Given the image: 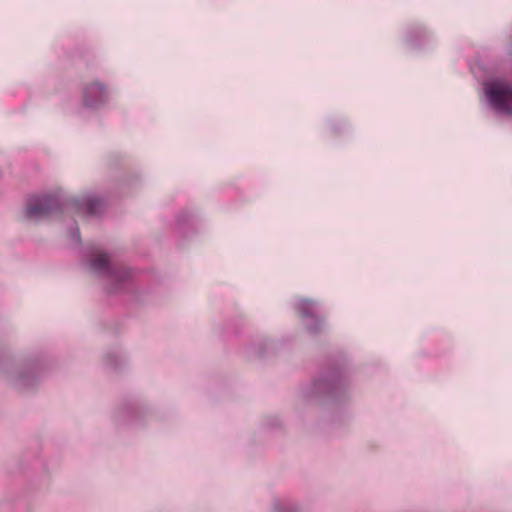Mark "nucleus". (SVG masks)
Listing matches in <instances>:
<instances>
[{"mask_svg":"<svg viewBox=\"0 0 512 512\" xmlns=\"http://www.w3.org/2000/svg\"><path fill=\"white\" fill-rule=\"evenodd\" d=\"M44 369V358L39 353L15 354L8 348L0 349V376L13 389L27 392L34 389Z\"/></svg>","mask_w":512,"mask_h":512,"instance_id":"nucleus-1","label":"nucleus"},{"mask_svg":"<svg viewBox=\"0 0 512 512\" xmlns=\"http://www.w3.org/2000/svg\"><path fill=\"white\" fill-rule=\"evenodd\" d=\"M86 265L91 274L104 281V289L110 295L126 291L133 282L134 271L113 263L106 252H93Z\"/></svg>","mask_w":512,"mask_h":512,"instance_id":"nucleus-2","label":"nucleus"},{"mask_svg":"<svg viewBox=\"0 0 512 512\" xmlns=\"http://www.w3.org/2000/svg\"><path fill=\"white\" fill-rule=\"evenodd\" d=\"M348 386L347 375L341 368L324 372L308 385L301 388L300 398L304 403L336 400L340 398Z\"/></svg>","mask_w":512,"mask_h":512,"instance_id":"nucleus-3","label":"nucleus"},{"mask_svg":"<svg viewBox=\"0 0 512 512\" xmlns=\"http://www.w3.org/2000/svg\"><path fill=\"white\" fill-rule=\"evenodd\" d=\"M68 202L56 194H41L30 196L23 209V217L29 222L38 223L53 214L62 212Z\"/></svg>","mask_w":512,"mask_h":512,"instance_id":"nucleus-4","label":"nucleus"},{"mask_svg":"<svg viewBox=\"0 0 512 512\" xmlns=\"http://www.w3.org/2000/svg\"><path fill=\"white\" fill-rule=\"evenodd\" d=\"M484 90L493 109L512 116V82L492 79L484 83Z\"/></svg>","mask_w":512,"mask_h":512,"instance_id":"nucleus-5","label":"nucleus"},{"mask_svg":"<svg viewBox=\"0 0 512 512\" xmlns=\"http://www.w3.org/2000/svg\"><path fill=\"white\" fill-rule=\"evenodd\" d=\"M296 309L301 315L306 330L316 335L324 329V320L318 313V303L310 299H301L296 304Z\"/></svg>","mask_w":512,"mask_h":512,"instance_id":"nucleus-6","label":"nucleus"},{"mask_svg":"<svg viewBox=\"0 0 512 512\" xmlns=\"http://www.w3.org/2000/svg\"><path fill=\"white\" fill-rule=\"evenodd\" d=\"M108 100V92L106 86L94 81L87 84L83 88V104L91 109H98L106 104Z\"/></svg>","mask_w":512,"mask_h":512,"instance_id":"nucleus-7","label":"nucleus"},{"mask_svg":"<svg viewBox=\"0 0 512 512\" xmlns=\"http://www.w3.org/2000/svg\"><path fill=\"white\" fill-rule=\"evenodd\" d=\"M69 204L76 210L83 211L92 216L98 215L103 207L102 199L94 195H85L75 198Z\"/></svg>","mask_w":512,"mask_h":512,"instance_id":"nucleus-8","label":"nucleus"},{"mask_svg":"<svg viewBox=\"0 0 512 512\" xmlns=\"http://www.w3.org/2000/svg\"><path fill=\"white\" fill-rule=\"evenodd\" d=\"M272 345L264 338H257L245 348L246 356L250 359L265 357L269 354Z\"/></svg>","mask_w":512,"mask_h":512,"instance_id":"nucleus-9","label":"nucleus"},{"mask_svg":"<svg viewBox=\"0 0 512 512\" xmlns=\"http://www.w3.org/2000/svg\"><path fill=\"white\" fill-rule=\"evenodd\" d=\"M270 512H304V508L289 497H279L273 500Z\"/></svg>","mask_w":512,"mask_h":512,"instance_id":"nucleus-10","label":"nucleus"},{"mask_svg":"<svg viewBox=\"0 0 512 512\" xmlns=\"http://www.w3.org/2000/svg\"><path fill=\"white\" fill-rule=\"evenodd\" d=\"M103 361L108 370L117 371L125 366L127 359L121 351L114 350L107 352L104 355Z\"/></svg>","mask_w":512,"mask_h":512,"instance_id":"nucleus-11","label":"nucleus"},{"mask_svg":"<svg viewBox=\"0 0 512 512\" xmlns=\"http://www.w3.org/2000/svg\"><path fill=\"white\" fill-rule=\"evenodd\" d=\"M137 408L130 404H123L115 413V421L118 424L131 423L137 418Z\"/></svg>","mask_w":512,"mask_h":512,"instance_id":"nucleus-12","label":"nucleus"},{"mask_svg":"<svg viewBox=\"0 0 512 512\" xmlns=\"http://www.w3.org/2000/svg\"><path fill=\"white\" fill-rule=\"evenodd\" d=\"M429 38V32L421 26H415L407 33V42L412 47H419L424 41L429 40Z\"/></svg>","mask_w":512,"mask_h":512,"instance_id":"nucleus-13","label":"nucleus"},{"mask_svg":"<svg viewBox=\"0 0 512 512\" xmlns=\"http://www.w3.org/2000/svg\"><path fill=\"white\" fill-rule=\"evenodd\" d=\"M194 215L188 211L183 210L181 211L176 218V225L179 229L184 228L186 225L190 224V222L193 220Z\"/></svg>","mask_w":512,"mask_h":512,"instance_id":"nucleus-14","label":"nucleus"},{"mask_svg":"<svg viewBox=\"0 0 512 512\" xmlns=\"http://www.w3.org/2000/svg\"><path fill=\"white\" fill-rule=\"evenodd\" d=\"M70 237L73 241H75L76 243L80 244L81 243V238H80V231H79V228L77 226L75 227H72L70 229Z\"/></svg>","mask_w":512,"mask_h":512,"instance_id":"nucleus-15","label":"nucleus"}]
</instances>
